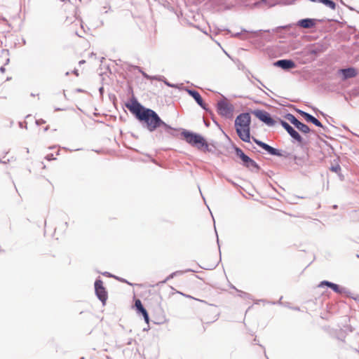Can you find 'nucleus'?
I'll return each mask as SVG.
<instances>
[{"instance_id": "f257e3e1", "label": "nucleus", "mask_w": 359, "mask_h": 359, "mask_svg": "<svg viewBox=\"0 0 359 359\" xmlns=\"http://www.w3.org/2000/svg\"><path fill=\"white\" fill-rule=\"evenodd\" d=\"M125 107L135 116L142 128L152 133L161 128L163 121L153 109L142 105L134 95L125 103Z\"/></svg>"}, {"instance_id": "f03ea898", "label": "nucleus", "mask_w": 359, "mask_h": 359, "mask_svg": "<svg viewBox=\"0 0 359 359\" xmlns=\"http://www.w3.org/2000/svg\"><path fill=\"white\" fill-rule=\"evenodd\" d=\"M317 24H286L285 25L277 27L274 29L248 30L242 29L239 32L232 33V36L238 37L241 39H248L254 38H260L265 41H270L273 34L278 32H284V34H290V29L292 26H296L299 29L316 28Z\"/></svg>"}, {"instance_id": "7ed1b4c3", "label": "nucleus", "mask_w": 359, "mask_h": 359, "mask_svg": "<svg viewBox=\"0 0 359 359\" xmlns=\"http://www.w3.org/2000/svg\"><path fill=\"white\" fill-rule=\"evenodd\" d=\"M251 116L248 112L239 114L234 121V126L239 138L247 143H250Z\"/></svg>"}, {"instance_id": "20e7f679", "label": "nucleus", "mask_w": 359, "mask_h": 359, "mask_svg": "<svg viewBox=\"0 0 359 359\" xmlns=\"http://www.w3.org/2000/svg\"><path fill=\"white\" fill-rule=\"evenodd\" d=\"M180 135L187 144L198 150H208V142L201 134L187 129H182Z\"/></svg>"}, {"instance_id": "39448f33", "label": "nucleus", "mask_w": 359, "mask_h": 359, "mask_svg": "<svg viewBox=\"0 0 359 359\" xmlns=\"http://www.w3.org/2000/svg\"><path fill=\"white\" fill-rule=\"evenodd\" d=\"M232 149H233L236 156L241 160V164L249 169L251 172H259L261 170L260 165L249 156H248L240 147L235 144H232Z\"/></svg>"}, {"instance_id": "423d86ee", "label": "nucleus", "mask_w": 359, "mask_h": 359, "mask_svg": "<svg viewBox=\"0 0 359 359\" xmlns=\"http://www.w3.org/2000/svg\"><path fill=\"white\" fill-rule=\"evenodd\" d=\"M251 113L260 121L269 127H273L276 125V121L269 112L264 110L256 109L251 111Z\"/></svg>"}, {"instance_id": "0eeeda50", "label": "nucleus", "mask_w": 359, "mask_h": 359, "mask_svg": "<svg viewBox=\"0 0 359 359\" xmlns=\"http://www.w3.org/2000/svg\"><path fill=\"white\" fill-rule=\"evenodd\" d=\"M217 112L222 116L225 118H231L233 117V112L234 107L232 104L226 101V97L219 100L217 103Z\"/></svg>"}, {"instance_id": "6e6552de", "label": "nucleus", "mask_w": 359, "mask_h": 359, "mask_svg": "<svg viewBox=\"0 0 359 359\" xmlns=\"http://www.w3.org/2000/svg\"><path fill=\"white\" fill-rule=\"evenodd\" d=\"M94 287L96 297L102 303V304L104 305L108 299V292L107 289L104 287L103 281L100 277H97L95 279Z\"/></svg>"}, {"instance_id": "1a4fd4ad", "label": "nucleus", "mask_w": 359, "mask_h": 359, "mask_svg": "<svg viewBox=\"0 0 359 359\" xmlns=\"http://www.w3.org/2000/svg\"><path fill=\"white\" fill-rule=\"evenodd\" d=\"M184 90L186 91L205 112L212 114V111L208 108L207 104L203 101L201 94L197 90L189 88H184Z\"/></svg>"}, {"instance_id": "9d476101", "label": "nucleus", "mask_w": 359, "mask_h": 359, "mask_svg": "<svg viewBox=\"0 0 359 359\" xmlns=\"http://www.w3.org/2000/svg\"><path fill=\"white\" fill-rule=\"evenodd\" d=\"M337 74L341 76V81H345L349 79L356 77L358 74V71L354 67H348L339 69L337 70Z\"/></svg>"}, {"instance_id": "9b49d317", "label": "nucleus", "mask_w": 359, "mask_h": 359, "mask_svg": "<svg viewBox=\"0 0 359 359\" xmlns=\"http://www.w3.org/2000/svg\"><path fill=\"white\" fill-rule=\"evenodd\" d=\"M332 291L337 294L344 295L346 297L351 298L354 300L359 301V295L357 297L352 296V294L349 290L337 283H332L330 287Z\"/></svg>"}, {"instance_id": "f8f14e48", "label": "nucleus", "mask_w": 359, "mask_h": 359, "mask_svg": "<svg viewBox=\"0 0 359 359\" xmlns=\"http://www.w3.org/2000/svg\"><path fill=\"white\" fill-rule=\"evenodd\" d=\"M273 65L284 71H290L297 67V64L291 59H280L273 62Z\"/></svg>"}, {"instance_id": "ddd939ff", "label": "nucleus", "mask_w": 359, "mask_h": 359, "mask_svg": "<svg viewBox=\"0 0 359 359\" xmlns=\"http://www.w3.org/2000/svg\"><path fill=\"white\" fill-rule=\"evenodd\" d=\"M264 150L269 155L278 157L290 158L291 154L279 149L274 148L266 143Z\"/></svg>"}, {"instance_id": "4468645a", "label": "nucleus", "mask_w": 359, "mask_h": 359, "mask_svg": "<svg viewBox=\"0 0 359 359\" xmlns=\"http://www.w3.org/2000/svg\"><path fill=\"white\" fill-rule=\"evenodd\" d=\"M134 308L136 311V313L139 316H142L144 318V322L148 324L150 320L149 315L140 299H135Z\"/></svg>"}, {"instance_id": "2eb2a0df", "label": "nucleus", "mask_w": 359, "mask_h": 359, "mask_svg": "<svg viewBox=\"0 0 359 359\" xmlns=\"http://www.w3.org/2000/svg\"><path fill=\"white\" fill-rule=\"evenodd\" d=\"M325 50V46L322 44H313L307 48V54L313 56V58L318 57Z\"/></svg>"}, {"instance_id": "dca6fc26", "label": "nucleus", "mask_w": 359, "mask_h": 359, "mask_svg": "<svg viewBox=\"0 0 359 359\" xmlns=\"http://www.w3.org/2000/svg\"><path fill=\"white\" fill-rule=\"evenodd\" d=\"M163 130V131L167 133L168 135L173 137H177L180 135V133L182 132V128H172L171 126L167 124L165 121H163V123L162 124L161 127Z\"/></svg>"}, {"instance_id": "f3484780", "label": "nucleus", "mask_w": 359, "mask_h": 359, "mask_svg": "<svg viewBox=\"0 0 359 359\" xmlns=\"http://www.w3.org/2000/svg\"><path fill=\"white\" fill-rule=\"evenodd\" d=\"M75 34L81 38H84V35H92L90 28L88 26V24H79V29L75 30Z\"/></svg>"}, {"instance_id": "a211bd4d", "label": "nucleus", "mask_w": 359, "mask_h": 359, "mask_svg": "<svg viewBox=\"0 0 359 359\" xmlns=\"http://www.w3.org/2000/svg\"><path fill=\"white\" fill-rule=\"evenodd\" d=\"M288 134L293 140V142H297L298 144L300 146H304V144H306V141L302 137V135L294 129V128Z\"/></svg>"}, {"instance_id": "6ab92c4d", "label": "nucleus", "mask_w": 359, "mask_h": 359, "mask_svg": "<svg viewBox=\"0 0 359 359\" xmlns=\"http://www.w3.org/2000/svg\"><path fill=\"white\" fill-rule=\"evenodd\" d=\"M139 28L143 32L147 30L149 37H151L152 33L154 34L156 31L154 24H140Z\"/></svg>"}, {"instance_id": "aec40b11", "label": "nucleus", "mask_w": 359, "mask_h": 359, "mask_svg": "<svg viewBox=\"0 0 359 359\" xmlns=\"http://www.w3.org/2000/svg\"><path fill=\"white\" fill-rule=\"evenodd\" d=\"M304 119L307 123H313V125H315L317 127H323L322 123L318 118H316L314 116H313L312 114H311L309 113H308V114L306 115V116Z\"/></svg>"}, {"instance_id": "412c9836", "label": "nucleus", "mask_w": 359, "mask_h": 359, "mask_svg": "<svg viewBox=\"0 0 359 359\" xmlns=\"http://www.w3.org/2000/svg\"><path fill=\"white\" fill-rule=\"evenodd\" d=\"M194 27L206 35H209V32L211 31L210 24H196Z\"/></svg>"}, {"instance_id": "4be33fe9", "label": "nucleus", "mask_w": 359, "mask_h": 359, "mask_svg": "<svg viewBox=\"0 0 359 359\" xmlns=\"http://www.w3.org/2000/svg\"><path fill=\"white\" fill-rule=\"evenodd\" d=\"M156 81H162L163 83L170 88H178V83H172L168 81L163 76L158 75L156 77H154Z\"/></svg>"}, {"instance_id": "5701e85b", "label": "nucleus", "mask_w": 359, "mask_h": 359, "mask_svg": "<svg viewBox=\"0 0 359 359\" xmlns=\"http://www.w3.org/2000/svg\"><path fill=\"white\" fill-rule=\"evenodd\" d=\"M294 128H296L298 130H299L304 134H307L311 132V130L309 128V127L300 121Z\"/></svg>"}, {"instance_id": "b1692460", "label": "nucleus", "mask_w": 359, "mask_h": 359, "mask_svg": "<svg viewBox=\"0 0 359 359\" xmlns=\"http://www.w3.org/2000/svg\"><path fill=\"white\" fill-rule=\"evenodd\" d=\"M284 118L290 121L294 127L299 123V120L292 114L287 112L284 115Z\"/></svg>"}, {"instance_id": "393cba45", "label": "nucleus", "mask_w": 359, "mask_h": 359, "mask_svg": "<svg viewBox=\"0 0 359 359\" xmlns=\"http://www.w3.org/2000/svg\"><path fill=\"white\" fill-rule=\"evenodd\" d=\"M278 122L281 125V126L287 131V133H290L294 128L292 126L290 125L286 121L283 120L280 118H277Z\"/></svg>"}, {"instance_id": "a878e982", "label": "nucleus", "mask_w": 359, "mask_h": 359, "mask_svg": "<svg viewBox=\"0 0 359 359\" xmlns=\"http://www.w3.org/2000/svg\"><path fill=\"white\" fill-rule=\"evenodd\" d=\"M190 271H194L191 269H188L185 271H176L175 272H172L163 281V283H166L168 280L173 278L175 276H176L177 275H182L185 272H190Z\"/></svg>"}, {"instance_id": "bb28decb", "label": "nucleus", "mask_w": 359, "mask_h": 359, "mask_svg": "<svg viewBox=\"0 0 359 359\" xmlns=\"http://www.w3.org/2000/svg\"><path fill=\"white\" fill-rule=\"evenodd\" d=\"M1 57H5V62H4L3 65H4V66H6L10 62V58H9L10 52L8 49H1Z\"/></svg>"}, {"instance_id": "cd10ccee", "label": "nucleus", "mask_w": 359, "mask_h": 359, "mask_svg": "<svg viewBox=\"0 0 359 359\" xmlns=\"http://www.w3.org/2000/svg\"><path fill=\"white\" fill-rule=\"evenodd\" d=\"M233 62L236 64L238 69L245 72L248 74H250V72L246 69L245 65L238 59L233 60Z\"/></svg>"}, {"instance_id": "c85d7f7f", "label": "nucleus", "mask_w": 359, "mask_h": 359, "mask_svg": "<svg viewBox=\"0 0 359 359\" xmlns=\"http://www.w3.org/2000/svg\"><path fill=\"white\" fill-rule=\"evenodd\" d=\"M236 291L238 292V296L241 298L245 299H252V295L250 294L240 290H236Z\"/></svg>"}, {"instance_id": "c756f323", "label": "nucleus", "mask_w": 359, "mask_h": 359, "mask_svg": "<svg viewBox=\"0 0 359 359\" xmlns=\"http://www.w3.org/2000/svg\"><path fill=\"white\" fill-rule=\"evenodd\" d=\"M251 139L252 140V141L258 146L260 148H262V149H264V148L265 147L266 143L255 137H251Z\"/></svg>"}, {"instance_id": "7c9ffc66", "label": "nucleus", "mask_w": 359, "mask_h": 359, "mask_svg": "<svg viewBox=\"0 0 359 359\" xmlns=\"http://www.w3.org/2000/svg\"><path fill=\"white\" fill-rule=\"evenodd\" d=\"M351 97H357L359 95V87H355L347 93Z\"/></svg>"}, {"instance_id": "2f4dec72", "label": "nucleus", "mask_w": 359, "mask_h": 359, "mask_svg": "<svg viewBox=\"0 0 359 359\" xmlns=\"http://www.w3.org/2000/svg\"><path fill=\"white\" fill-rule=\"evenodd\" d=\"M330 170L332 172H335V173H337H337H339V172H341V166H340V165H339L338 163H336V164H334V165H332L330 166Z\"/></svg>"}, {"instance_id": "473e14b6", "label": "nucleus", "mask_w": 359, "mask_h": 359, "mask_svg": "<svg viewBox=\"0 0 359 359\" xmlns=\"http://www.w3.org/2000/svg\"><path fill=\"white\" fill-rule=\"evenodd\" d=\"M332 282H330L329 280H323L321 281L319 285H318V287H323L325 286L327 287H330V285L332 284Z\"/></svg>"}, {"instance_id": "72a5a7b5", "label": "nucleus", "mask_w": 359, "mask_h": 359, "mask_svg": "<svg viewBox=\"0 0 359 359\" xmlns=\"http://www.w3.org/2000/svg\"><path fill=\"white\" fill-rule=\"evenodd\" d=\"M133 69H137L138 72L141 73V74H142L144 72L140 67L131 65L129 66L128 70L132 71Z\"/></svg>"}, {"instance_id": "f704fd0d", "label": "nucleus", "mask_w": 359, "mask_h": 359, "mask_svg": "<svg viewBox=\"0 0 359 359\" xmlns=\"http://www.w3.org/2000/svg\"><path fill=\"white\" fill-rule=\"evenodd\" d=\"M133 69H137L138 72L141 73V74H142L144 72L140 67L131 65L129 66L128 70L132 71Z\"/></svg>"}, {"instance_id": "c9c22d12", "label": "nucleus", "mask_w": 359, "mask_h": 359, "mask_svg": "<svg viewBox=\"0 0 359 359\" xmlns=\"http://www.w3.org/2000/svg\"><path fill=\"white\" fill-rule=\"evenodd\" d=\"M133 69H137L138 72L141 73V74H142L144 72L140 67L131 65L129 66L128 70L132 71Z\"/></svg>"}, {"instance_id": "e433bc0d", "label": "nucleus", "mask_w": 359, "mask_h": 359, "mask_svg": "<svg viewBox=\"0 0 359 359\" xmlns=\"http://www.w3.org/2000/svg\"><path fill=\"white\" fill-rule=\"evenodd\" d=\"M297 22H304V23L316 22V20L313 19V18H304V19L299 20Z\"/></svg>"}, {"instance_id": "4c0bfd02", "label": "nucleus", "mask_w": 359, "mask_h": 359, "mask_svg": "<svg viewBox=\"0 0 359 359\" xmlns=\"http://www.w3.org/2000/svg\"><path fill=\"white\" fill-rule=\"evenodd\" d=\"M295 111L298 114H299L304 118H305L306 115L308 114V112L304 111L299 109H296Z\"/></svg>"}, {"instance_id": "58836bf2", "label": "nucleus", "mask_w": 359, "mask_h": 359, "mask_svg": "<svg viewBox=\"0 0 359 359\" xmlns=\"http://www.w3.org/2000/svg\"><path fill=\"white\" fill-rule=\"evenodd\" d=\"M104 60V57H102L101 59H100V62H101V65H100V69H102L103 68H105L107 71H109L110 73H111V69H110L109 65H102Z\"/></svg>"}, {"instance_id": "ea45409f", "label": "nucleus", "mask_w": 359, "mask_h": 359, "mask_svg": "<svg viewBox=\"0 0 359 359\" xmlns=\"http://www.w3.org/2000/svg\"><path fill=\"white\" fill-rule=\"evenodd\" d=\"M114 278L118 281H120L121 283H127L130 285H131L132 284L128 282L126 279L123 278H121V277H118V276H115Z\"/></svg>"}, {"instance_id": "a19ab883", "label": "nucleus", "mask_w": 359, "mask_h": 359, "mask_svg": "<svg viewBox=\"0 0 359 359\" xmlns=\"http://www.w3.org/2000/svg\"><path fill=\"white\" fill-rule=\"evenodd\" d=\"M142 76L147 79V80H155L154 77H156L158 75H156V76H150L149 74H147L145 72L142 74Z\"/></svg>"}, {"instance_id": "79ce46f5", "label": "nucleus", "mask_w": 359, "mask_h": 359, "mask_svg": "<svg viewBox=\"0 0 359 359\" xmlns=\"http://www.w3.org/2000/svg\"><path fill=\"white\" fill-rule=\"evenodd\" d=\"M109 98L112 102L114 105L116 106V101H117L116 95L114 94H109Z\"/></svg>"}, {"instance_id": "37998d69", "label": "nucleus", "mask_w": 359, "mask_h": 359, "mask_svg": "<svg viewBox=\"0 0 359 359\" xmlns=\"http://www.w3.org/2000/svg\"><path fill=\"white\" fill-rule=\"evenodd\" d=\"M45 158L48 161H53V160H55L56 158L54 157L53 154H48L46 156Z\"/></svg>"}, {"instance_id": "c03bdc74", "label": "nucleus", "mask_w": 359, "mask_h": 359, "mask_svg": "<svg viewBox=\"0 0 359 359\" xmlns=\"http://www.w3.org/2000/svg\"><path fill=\"white\" fill-rule=\"evenodd\" d=\"M35 123L36 126H41L42 124H44L46 123V121L43 118H40V119H36L35 121Z\"/></svg>"}, {"instance_id": "a18cd8bd", "label": "nucleus", "mask_w": 359, "mask_h": 359, "mask_svg": "<svg viewBox=\"0 0 359 359\" xmlns=\"http://www.w3.org/2000/svg\"><path fill=\"white\" fill-rule=\"evenodd\" d=\"M18 126L21 128L27 129V123L26 121H25V122H21V121L18 122Z\"/></svg>"}, {"instance_id": "49530a36", "label": "nucleus", "mask_w": 359, "mask_h": 359, "mask_svg": "<svg viewBox=\"0 0 359 359\" xmlns=\"http://www.w3.org/2000/svg\"><path fill=\"white\" fill-rule=\"evenodd\" d=\"M210 114L212 115V121L214 122V123H215L217 126H218V128H219V129H221V130H222L221 126L219 125V123L217 122V120L215 119V118L214 117L213 114H212H212H211V113H210Z\"/></svg>"}, {"instance_id": "de8ad7c7", "label": "nucleus", "mask_w": 359, "mask_h": 359, "mask_svg": "<svg viewBox=\"0 0 359 359\" xmlns=\"http://www.w3.org/2000/svg\"><path fill=\"white\" fill-rule=\"evenodd\" d=\"M102 274L106 277H109V278H114L115 277V275H113L111 274V273L108 272V271H105V272H103L102 273Z\"/></svg>"}, {"instance_id": "09e8293b", "label": "nucleus", "mask_w": 359, "mask_h": 359, "mask_svg": "<svg viewBox=\"0 0 359 359\" xmlns=\"http://www.w3.org/2000/svg\"><path fill=\"white\" fill-rule=\"evenodd\" d=\"M208 150H202L204 152H209L213 154L215 152L214 149L212 147H210V144L208 143Z\"/></svg>"}, {"instance_id": "8fccbe9b", "label": "nucleus", "mask_w": 359, "mask_h": 359, "mask_svg": "<svg viewBox=\"0 0 359 359\" xmlns=\"http://www.w3.org/2000/svg\"><path fill=\"white\" fill-rule=\"evenodd\" d=\"M322 141L325 144L326 146L330 147L332 150V151H334V149L333 147L328 142H327L325 140H322Z\"/></svg>"}, {"instance_id": "3c124183", "label": "nucleus", "mask_w": 359, "mask_h": 359, "mask_svg": "<svg viewBox=\"0 0 359 359\" xmlns=\"http://www.w3.org/2000/svg\"><path fill=\"white\" fill-rule=\"evenodd\" d=\"M98 90H99V93H100V95L103 96L104 92V87L103 86L100 87Z\"/></svg>"}, {"instance_id": "603ef678", "label": "nucleus", "mask_w": 359, "mask_h": 359, "mask_svg": "<svg viewBox=\"0 0 359 359\" xmlns=\"http://www.w3.org/2000/svg\"><path fill=\"white\" fill-rule=\"evenodd\" d=\"M179 86H178V88H175V89H179L180 90H184V88H185L184 86H183V84L182 83H178Z\"/></svg>"}, {"instance_id": "864d4df0", "label": "nucleus", "mask_w": 359, "mask_h": 359, "mask_svg": "<svg viewBox=\"0 0 359 359\" xmlns=\"http://www.w3.org/2000/svg\"><path fill=\"white\" fill-rule=\"evenodd\" d=\"M0 72L1 73L4 74L6 72V68H5V66H4V65H2L0 67Z\"/></svg>"}, {"instance_id": "5fc2aeb1", "label": "nucleus", "mask_w": 359, "mask_h": 359, "mask_svg": "<svg viewBox=\"0 0 359 359\" xmlns=\"http://www.w3.org/2000/svg\"><path fill=\"white\" fill-rule=\"evenodd\" d=\"M210 144V147H213L214 149L216 148V142L214 141H212L211 142L208 143Z\"/></svg>"}, {"instance_id": "6e6d98bb", "label": "nucleus", "mask_w": 359, "mask_h": 359, "mask_svg": "<svg viewBox=\"0 0 359 359\" xmlns=\"http://www.w3.org/2000/svg\"><path fill=\"white\" fill-rule=\"evenodd\" d=\"M337 175L341 181L344 180V176L341 173V172L337 173Z\"/></svg>"}, {"instance_id": "4d7b16f0", "label": "nucleus", "mask_w": 359, "mask_h": 359, "mask_svg": "<svg viewBox=\"0 0 359 359\" xmlns=\"http://www.w3.org/2000/svg\"><path fill=\"white\" fill-rule=\"evenodd\" d=\"M328 22H334V23H337V22H341L339 20H328Z\"/></svg>"}, {"instance_id": "13d9d810", "label": "nucleus", "mask_w": 359, "mask_h": 359, "mask_svg": "<svg viewBox=\"0 0 359 359\" xmlns=\"http://www.w3.org/2000/svg\"><path fill=\"white\" fill-rule=\"evenodd\" d=\"M72 73L75 74L76 76H79V71L78 69H75L73 70Z\"/></svg>"}, {"instance_id": "bf43d9fd", "label": "nucleus", "mask_w": 359, "mask_h": 359, "mask_svg": "<svg viewBox=\"0 0 359 359\" xmlns=\"http://www.w3.org/2000/svg\"><path fill=\"white\" fill-rule=\"evenodd\" d=\"M320 128L323 130L324 132H327L328 131V128L326 126H323V127H320Z\"/></svg>"}, {"instance_id": "052dcab7", "label": "nucleus", "mask_w": 359, "mask_h": 359, "mask_svg": "<svg viewBox=\"0 0 359 359\" xmlns=\"http://www.w3.org/2000/svg\"><path fill=\"white\" fill-rule=\"evenodd\" d=\"M49 126H46V127L43 128V132H47L49 130Z\"/></svg>"}, {"instance_id": "680f3d73", "label": "nucleus", "mask_w": 359, "mask_h": 359, "mask_svg": "<svg viewBox=\"0 0 359 359\" xmlns=\"http://www.w3.org/2000/svg\"><path fill=\"white\" fill-rule=\"evenodd\" d=\"M204 121V124L205 125L206 127H209L210 126V122L208 121H206L205 120L203 121Z\"/></svg>"}, {"instance_id": "e2e57ef3", "label": "nucleus", "mask_w": 359, "mask_h": 359, "mask_svg": "<svg viewBox=\"0 0 359 359\" xmlns=\"http://www.w3.org/2000/svg\"><path fill=\"white\" fill-rule=\"evenodd\" d=\"M227 180H228V182L231 183L233 186H237V184L234 182H233L231 180L227 179Z\"/></svg>"}, {"instance_id": "0e129e2a", "label": "nucleus", "mask_w": 359, "mask_h": 359, "mask_svg": "<svg viewBox=\"0 0 359 359\" xmlns=\"http://www.w3.org/2000/svg\"><path fill=\"white\" fill-rule=\"evenodd\" d=\"M63 109L62 108H60V107H55V111H62Z\"/></svg>"}, {"instance_id": "69168bd1", "label": "nucleus", "mask_w": 359, "mask_h": 359, "mask_svg": "<svg viewBox=\"0 0 359 359\" xmlns=\"http://www.w3.org/2000/svg\"><path fill=\"white\" fill-rule=\"evenodd\" d=\"M85 63H86V60H80V61H79V64L80 65H83V64H85Z\"/></svg>"}, {"instance_id": "338daca9", "label": "nucleus", "mask_w": 359, "mask_h": 359, "mask_svg": "<svg viewBox=\"0 0 359 359\" xmlns=\"http://www.w3.org/2000/svg\"><path fill=\"white\" fill-rule=\"evenodd\" d=\"M230 287H231V288H232V289H233V290H238V289H237V288H236L233 285H232V284H230Z\"/></svg>"}, {"instance_id": "774afa93", "label": "nucleus", "mask_w": 359, "mask_h": 359, "mask_svg": "<svg viewBox=\"0 0 359 359\" xmlns=\"http://www.w3.org/2000/svg\"><path fill=\"white\" fill-rule=\"evenodd\" d=\"M107 6H104V7H103L102 11H103L104 13H107Z\"/></svg>"}]
</instances>
